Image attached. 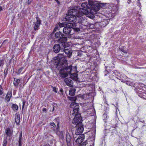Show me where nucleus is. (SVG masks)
Instances as JSON below:
<instances>
[{
  "label": "nucleus",
  "mask_w": 146,
  "mask_h": 146,
  "mask_svg": "<svg viewBox=\"0 0 146 146\" xmlns=\"http://www.w3.org/2000/svg\"><path fill=\"white\" fill-rule=\"evenodd\" d=\"M57 58L55 60L54 64L56 66L57 68L60 70V77L64 78L71 73L72 66H67V60L63 55H59Z\"/></svg>",
  "instance_id": "f257e3e1"
},
{
  "label": "nucleus",
  "mask_w": 146,
  "mask_h": 146,
  "mask_svg": "<svg viewBox=\"0 0 146 146\" xmlns=\"http://www.w3.org/2000/svg\"><path fill=\"white\" fill-rule=\"evenodd\" d=\"M76 7H71L68 10V15L64 19V21L68 22L67 23H70V25L72 26L73 23H77L78 22H82L83 17L82 15H78L79 9H76Z\"/></svg>",
  "instance_id": "f03ea898"
},
{
  "label": "nucleus",
  "mask_w": 146,
  "mask_h": 146,
  "mask_svg": "<svg viewBox=\"0 0 146 146\" xmlns=\"http://www.w3.org/2000/svg\"><path fill=\"white\" fill-rule=\"evenodd\" d=\"M104 5L103 3L94 2L92 6V9L88 8L87 10L82 8H80L78 15H82V16L83 15H87L90 18L93 19L94 17V15L96 14L97 12L100 9L101 7H103Z\"/></svg>",
  "instance_id": "7ed1b4c3"
},
{
  "label": "nucleus",
  "mask_w": 146,
  "mask_h": 146,
  "mask_svg": "<svg viewBox=\"0 0 146 146\" xmlns=\"http://www.w3.org/2000/svg\"><path fill=\"white\" fill-rule=\"evenodd\" d=\"M79 107L78 104L74 102H72L70 105V107L72 108L73 111L70 113L73 115L80 114L78 113Z\"/></svg>",
  "instance_id": "20e7f679"
},
{
  "label": "nucleus",
  "mask_w": 146,
  "mask_h": 146,
  "mask_svg": "<svg viewBox=\"0 0 146 146\" xmlns=\"http://www.w3.org/2000/svg\"><path fill=\"white\" fill-rule=\"evenodd\" d=\"M82 118L80 116V114L76 115H75L74 117L72 120V123L76 125H80L82 123Z\"/></svg>",
  "instance_id": "39448f33"
},
{
  "label": "nucleus",
  "mask_w": 146,
  "mask_h": 146,
  "mask_svg": "<svg viewBox=\"0 0 146 146\" xmlns=\"http://www.w3.org/2000/svg\"><path fill=\"white\" fill-rule=\"evenodd\" d=\"M84 129V128L81 125H78V127L75 131V134L76 135L80 134L82 133Z\"/></svg>",
  "instance_id": "423d86ee"
},
{
  "label": "nucleus",
  "mask_w": 146,
  "mask_h": 146,
  "mask_svg": "<svg viewBox=\"0 0 146 146\" xmlns=\"http://www.w3.org/2000/svg\"><path fill=\"white\" fill-rule=\"evenodd\" d=\"M63 49L62 50L64 51L66 54L69 55L68 57L69 58H70L72 54V52L71 51L70 49L69 48H66V45L65 46L64 44L63 46Z\"/></svg>",
  "instance_id": "0eeeda50"
},
{
  "label": "nucleus",
  "mask_w": 146,
  "mask_h": 146,
  "mask_svg": "<svg viewBox=\"0 0 146 146\" xmlns=\"http://www.w3.org/2000/svg\"><path fill=\"white\" fill-rule=\"evenodd\" d=\"M37 21L36 22L34 23V24L35 25L34 29L35 30H38L39 29V26L41 24V21L38 17H36Z\"/></svg>",
  "instance_id": "6e6552de"
},
{
  "label": "nucleus",
  "mask_w": 146,
  "mask_h": 146,
  "mask_svg": "<svg viewBox=\"0 0 146 146\" xmlns=\"http://www.w3.org/2000/svg\"><path fill=\"white\" fill-rule=\"evenodd\" d=\"M94 3H92L91 5H90L86 2H84L81 4V7H82V8L87 10L88 8L92 9V6Z\"/></svg>",
  "instance_id": "1a4fd4ad"
},
{
  "label": "nucleus",
  "mask_w": 146,
  "mask_h": 146,
  "mask_svg": "<svg viewBox=\"0 0 146 146\" xmlns=\"http://www.w3.org/2000/svg\"><path fill=\"white\" fill-rule=\"evenodd\" d=\"M84 135L83 134L80 135L78 137L76 141V142L77 144H80L84 141Z\"/></svg>",
  "instance_id": "9d476101"
},
{
  "label": "nucleus",
  "mask_w": 146,
  "mask_h": 146,
  "mask_svg": "<svg viewBox=\"0 0 146 146\" xmlns=\"http://www.w3.org/2000/svg\"><path fill=\"white\" fill-rule=\"evenodd\" d=\"M59 123H58L56 127V132L57 134L59 135L60 137L62 138H64V135L63 133L64 132L62 131H59Z\"/></svg>",
  "instance_id": "9b49d317"
},
{
  "label": "nucleus",
  "mask_w": 146,
  "mask_h": 146,
  "mask_svg": "<svg viewBox=\"0 0 146 146\" xmlns=\"http://www.w3.org/2000/svg\"><path fill=\"white\" fill-rule=\"evenodd\" d=\"M67 38L66 37L62 36L60 39H59L58 40V42L59 43L62 44L63 46L64 44L65 46L66 45L65 42L67 41Z\"/></svg>",
  "instance_id": "f8f14e48"
},
{
  "label": "nucleus",
  "mask_w": 146,
  "mask_h": 146,
  "mask_svg": "<svg viewBox=\"0 0 146 146\" xmlns=\"http://www.w3.org/2000/svg\"><path fill=\"white\" fill-rule=\"evenodd\" d=\"M64 82L67 86L70 87L72 86L73 82L70 79L66 78L64 80Z\"/></svg>",
  "instance_id": "ddd939ff"
},
{
  "label": "nucleus",
  "mask_w": 146,
  "mask_h": 146,
  "mask_svg": "<svg viewBox=\"0 0 146 146\" xmlns=\"http://www.w3.org/2000/svg\"><path fill=\"white\" fill-rule=\"evenodd\" d=\"M72 29L70 27H66L64 28L63 32L66 34H68L70 33Z\"/></svg>",
  "instance_id": "4468645a"
},
{
  "label": "nucleus",
  "mask_w": 146,
  "mask_h": 146,
  "mask_svg": "<svg viewBox=\"0 0 146 146\" xmlns=\"http://www.w3.org/2000/svg\"><path fill=\"white\" fill-rule=\"evenodd\" d=\"M61 48L59 44H56L54 46L53 50L55 52L58 53L61 49Z\"/></svg>",
  "instance_id": "2eb2a0df"
},
{
  "label": "nucleus",
  "mask_w": 146,
  "mask_h": 146,
  "mask_svg": "<svg viewBox=\"0 0 146 146\" xmlns=\"http://www.w3.org/2000/svg\"><path fill=\"white\" fill-rule=\"evenodd\" d=\"M20 115L19 113H17L16 114L15 117V120L17 125L19 124V123L20 120Z\"/></svg>",
  "instance_id": "dca6fc26"
},
{
  "label": "nucleus",
  "mask_w": 146,
  "mask_h": 146,
  "mask_svg": "<svg viewBox=\"0 0 146 146\" xmlns=\"http://www.w3.org/2000/svg\"><path fill=\"white\" fill-rule=\"evenodd\" d=\"M5 134L7 136L10 137L12 135V131L9 128H7L5 131Z\"/></svg>",
  "instance_id": "f3484780"
},
{
  "label": "nucleus",
  "mask_w": 146,
  "mask_h": 146,
  "mask_svg": "<svg viewBox=\"0 0 146 146\" xmlns=\"http://www.w3.org/2000/svg\"><path fill=\"white\" fill-rule=\"evenodd\" d=\"M64 36V34L60 31L56 32L55 35V37L56 38L60 39L61 37Z\"/></svg>",
  "instance_id": "a211bd4d"
},
{
  "label": "nucleus",
  "mask_w": 146,
  "mask_h": 146,
  "mask_svg": "<svg viewBox=\"0 0 146 146\" xmlns=\"http://www.w3.org/2000/svg\"><path fill=\"white\" fill-rule=\"evenodd\" d=\"M78 74L76 73H73L70 75V77L72 79L77 81L78 79Z\"/></svg>",
  "instance_id": "6ab92c4d"
},
{
  "label": "nucleus",
  "mask_w": 146,
  "mask_h": 146,
  "mask_svg": "<svg viewBox=\"0 0 146 146\" xmlns=\"http://www.w3.org/2000/svg\"><path fill=\"white\" fill-rule=\"evenodd\" d=\"M12 92H8L5 98V100L7 101H10L11 98L12 96Z\"/></svg>",
  "instance_id": "aec40b11"
},
{
  "label": "nucleus",
  "mask_w": 146,
  "mask_h": 146,
  "mask_svg": "<svg viewBox=\"0 0 146 146\" xmlns=\"http://www.w3.org/2000/svg\"><path fill=\"white\" fill-rule=\"evenodd\" d=\"M21 79H17L16 78H15L13 82V84L14 86H17L20 82Z\"/></svg>",
  "instance_id": "412c9836"
},
{
  "label": "nucleus",
  "mask_w": 146,
  "mask_h": 146,
  "mask_svg": "<svg viewBox=\"0 0 146 146\" xmlns=\"http://www.w3.org/2000/svg\"><path fill=\"white\" fill-rule=\"evenodd\" d=\"M66 141H71V138L70 136L68 133L67 132L66 133Z\"/></svg>",
  "instance_id": "4be33fe9"
},
{
  "label": "nucleus",
  "mask_w": 146,
  "mask_h": 146,
  "mask_svg": "<svg viewBox=\"0 0 146 146\" xmlns=\"http://www.w3.org/2000/svg\"><path fill=\"white\" fill-rule=\"evenodd\" d=\"M75 90L74 89H71L69 90V95L70 96H73L74 95V92Z\"/></svg>",
  "instance_id": "5701e85b"
},
{
  "label": "nucleus",
  "mask_w": 146,
  "mask_h": 146,
  "mask_svg": "<svg viewBox=\"0 0 146 146\" xmlns=\"http://www.w3.org/2000/svg\"><path fill=\"white\" fill-rule=\"evenodd\" d=\"M106 21H106H104L100 23V25L102 27H104L107 25V23H106Z\"/></svg>",
  "instance_id": "b1692460"
},
{
  "label": "nucleus",
  "mask_w": 146,
  "mask_h": 146,
  "mask_svg": "<svg viewBox=\"0 0 146 146\" xmlns=\"http://www.w3.org/2000/svg\"><path fill=\"white\" fill-rule=\"evenodd\" d=\"M68 98L70 100L72 101L73 102H75V101L76 100V98L75 97H70L69 96Z\"/></svg>",
  "instance_id": "393cba45"
},
{
  "label": "nucleus",
  "mask_w": 146,
  "mask_h": 146,
  "mask_svg": "<svg viewBox=\"0 0 146 146\" xmlns=\"http://www.w3.org/2000/svg\"><path fill=\"white\" fill-rule=\"evenodd\" d=\"M12 108L14 111L17 110L18 109V106L16 104H13L12 106Z\"/></svg>",
  "instance_id": "a878e982"
},
{
  "label": "nucleus",
  "mask_w": 146,
  "mask_h": 146,
  "mask_svg": "<svg viewBox=\"0 0 146 146\" xmlns=\"http://www.w3.org/2000/svg\"><path fill=\"white\" fill-rule=\"evenodd\" d=\"M57 25L60 28L64 27L65 25L64 24L61 23H58Z\"/></svg>",
  "instance_id": "bb28decb"
},
{
  "label": "nucleus",
  "mask_w": 146,
  "mask_h": 146,
  "mask_svg": "<svg viewBox=\"0 0 146 146\" xmlns=\"http://www.w3.org/2000/svg\"><path fill=\"white\" fill-rule=\"evenodd\" d=\"M87 143L88 142L86 140L84 142H83L82 143H81L80 145H79V146H86V145Z\"/></svg>",
  "instance_id": "cd10ccee"
},
{
  "label": "nucleus",
  "mask_w": 146,
  "mask_h": 146,
  "mask_svg": "<svg viewBox=\"0 0 146 146\" xmlns=\"http://www.w3.org/2000/svg\"><path fill=\"white\" fill-rule=\"evenodd\" d=\"M7 138H6L5 139H4L3 141V146H6L7 145Z\"/></svg>",
  "instance_id": "c85d7f7f"
},
{
  "label": "nucleus",
  "mask_w": 146,
  "mask_h": 146,
  "mask_svg": "<svg viewBox=\"0 0 146 146\" xmlns=\"http://www.w3.org/2000/svg\"><path fill=\"white\" fill-rule=\"evenodd\" d=\"M3 93V89L1 86L0 85V95H1Z\"/></svg>",
  "instance_id": "c756f323"
},
{
  "label": "nucleus",
  "mask_w": 146,
  "mask_h": 146,
  "mask_svg": "<svg viewBox=\"0 0 146 146\" xmlns=\"http://www.w3.org/2000/svg\"><path fill=\"white\" fill-rule=\"evenodd\" d=\"M67 145L68 146H72V145L71 143V141H66Z\"/></svg>",
  "instance_id": "7c9ffc66"
},
{
  "label": "nucleus",
  "mask_w": 146,
  "mask_h": 146,
  "mask_svg": "<svg viewBox=\"0 0 146 146\" xmlns=\"http://www.w3.org/2000/svg\"><path fill=\"white\" fill-rule=\"evenodd\" d=\"M7 42V40H5L3 42V43L1 45H3L5 44H6Z\"/></svg>",
  "instance_id": "2f4dec72"
},
{
  "label": "nucleus",
  "mask_w": 146,
  "mask_h": 146,
  "mask_svg": "<svg viewBox=\"0 0 146 146\" xmlns=\"http://www.w3.org/2000/svg\"><path fill=\"white\" fill-rule=\"evenodd\" d=\"M51 125L53 127H55L56 125L54 122H52L50 123Z\"/></svg>",
  "instance_id": "473e14b6"
},
{
  "label": "nucleus",
  "mask_w": 146,
  "mask_h": 146,
  "mask_svg": "<svg viewBox=\"0 0 146 146\" xmlns=\"http://www.w3.org/2000/svg\"><path fill=\"white\" fill-rule=\"evenodd\" d=\"M53 91L54 92H55L56 93L57 92L56 88L55 87L53 88Z\"/></svg>",
  "instance_id": "72a5a7b5"
},
{
  "label": "nucleus",
  "mask_w": 146,
  "mask_h": 146,
  "mask_svg": "<svg viewBox=\"0 0 146 146\" xmlns=\"http://www.w3.org/2000/svg\"><path fill=\"white\" fill-rule=\"evenodd\" d=\"M22 143V138H19V144H21Z\"/></svg>",
  "instance_id": "f704fd0d"
},
{
  "label": "nucleus",
  "mask_w": 146,
  "mask_h": 146,
  "mask_svg": "<svg viewBox=\"0 0 146 146\" xmlns=\"http://www.w3.org/2000/svg\"><path fill=\"white\" fill-rule=\"evenodd\" d=\"M60 94L62 95L63 94V90L62 88H61L60 90Z\"/></svg>",
  "instance_id": "c9c22d12"
},
{
  "label": "nucleus",
  "mask_w": 146,
  "mask_h": 146,
  "mask_svg": "<svg viewBox=\"0 0 146 146\" xmlns=\"http://www.w3.org/2000/svg\"><path fill=\"white\" fill-rule=\"evenodd\" d=\"M58 26H57V25L56 27L54 29V32L56 31L58 29Z\"/></svg>",
  "instance_id": "e433bc0d"
},
{
  "label": "nucleus",
  "mask_w": 146,
  "mask_h": 146,
  "mask_svg": "<svg viewBox=\"0 0 146 146\" xmlns=\"http://www.w3.org/2000/svg\"><path fill=\"white\" fill-rule=\"evenodd\" d=\"M25 103V102L24 100H23V108Z\"/></svg>",
  "instance_id": "4c0bfd02"
},
{
  "label": "nucleus",
  "mask_w": 146,
  "mask_h": 146,
  "mask_svg": "<svg viewBox=\"0 0 146 146\" xmlns=\"http://www.w3.org/2000/svg\"><path fill=\"white\" fill-rule=\"evenodd\" d=\"M121 51H122V52H124L125 53H127V52L126 50H123L122 49V48L121 49Z\"/></svg>",
  "instance_id": "58836bf2"
},
{
  "label": "nucleus",
  "mask_w": 146,
  "mask_h": 146,
  "mask_svg": "<svg viewBox=\"0 0 146 146\" xmlns=\"http://www.w3.org/2000/svg\"><path fill=\"white\" fill-rule=\"evenodd\" d=\"M3 7H2L0 6V11H3Z\"/></svg>",
  "instance_id": "ea45409f"
},
{
  "label": "nucleus",
  "mask_w": 146,
  "mask_h": 146,
  "mask_svg": "<svg viewBox=\"0 0 146 146\" xmlns=\"http://www.w3.org/2000/svg\"><path fill=\"white\" fill-rule=\"evenodd\" d=\"M32 1V0H28V4H30L31 1Z\"/></svg>",
  "instance_id": "a19ab883"
},
{
  "label": "nucleus",
  "mask_w": 146,
  "mask_h": 146,
  "mask_svg": "<svg viewBox=\"0 0 146 146\" xmlns=\"http://www.w3.org/2000/svg\"><path fill=\"white\" fill-rule=\"evenodd\" d=\"M46 109L45 108H43L42 109V111H46Z\"/></svg>",
  "instance_id": "79ce46f5"
},
{
  "label": "nucleus",
  "mask_w": 146,
  "mask_h": 146,
  "mask_svg": "<svg viewBox=\"0 0 146 146\" xmlns=\"http://www.w3.org/2000/svg\"><path fill=\"white\" fill-rule=\"evenodd\" d=\"M54 0L55 1L57 2V3L59 5L60 4V2H59L58 0Z\"/></svg>",
  "instance_id": "37998d69"
},
{
  "label": "nucleus",
  "mask_w": 146,
  "mask_h": 146,
  "mask_svg": "<svg viewBox=\"0 0 146 146\" xmlns=\"http://www.w3.org/2000/svg\"><path fill=\"white\" fill-rule=\"evenodd\" d=\"M23 69V68H21L20 70H19V71H20V72H21L22 71V70Z\"/></svg>",
  "instance_id": "c03bdc74"
},
{
  "label": "nucleus",
  "mask_w": 146,
  "mask_h": 146,
  "mask_svg": "<svg viewBox=\"0 0 146 146\" xmlns=\"http://www.w3.org/2000/svg\"><path fill=\"white\" fill-rule=\"evenodd\" d=\"M22 133H21L20 134V135L19 136V138H22Z\"/></svg>",
  "instance_id": "a18cd8bd"
},
{
  "label": "nucleus",
  "mask_w": 146,
  "mask_h": 146,
  "mask_svg": "<svg viewBox=\"0 0 146 146\" xmlns=\"http://www.w3.org/2000/svg\"><path fill=\"white\" fill-rule=\"evenodd\" d=\"M22 144H19V146H21Z\"/></svg>",
  "instance_id": "49530a36"
},
{
  "label": "nucleus",
  "mask_w": 146,
  "mask_h": 146,
  "mask_svg": "<svg viewBox=\"0 0 146 146\" xmlns=\"http://www.w3.org/2000/svg\"><path fill=\"white\" fill-rule=\"evenodd\" d=\"M1 63H0V67L1 66Z\"/></svg>",
  "instance_id": "de8ad7c7"
},
{
  "label": "nucleus",
  "mask_w": 146,
  "mask_h": 146,
  "mask_svg": "<svg viewBox=\"0 0 146 146\" xmlns=\"http://www.w3.org/2000/svg\"><path fill=\"white\" fill-rule=\"evenodd\" d=\"M54 110V107H53V111Z\"/></svg>",
  "instance_id": "09e8293b"
},
{
  "label": "nucleus",
  "mask_w": 146,
  "mask_h": 146,
  "mask_svg": "<svg viewBox=\"0 0 146 146\" xmlns=\"http://www.w3.org/2000/svg\"><path fill=\"white\" fill-rule=\"evenodd\" d=\"M115 75H117V76H118V74H115Z\"/></svg>",
  "instance_id": "8fccbe9b"
},
{
  "label": "nucleus",
  "mask_w": 146,
  "mask_h": 146,
  "mask_svg": "<svg viewBox=\"0 0 146 146\" xmlns=\"http://www.w3.org/2000/svg\"><path fill=\"white\" fill-rule=\"evenodd\" d=\"M1 122V121H0V122Z\"/></svg>",
  "instance_id": "3c124183"
}]
</instances>
